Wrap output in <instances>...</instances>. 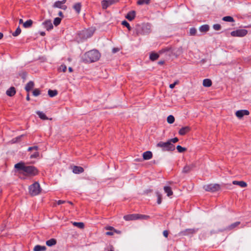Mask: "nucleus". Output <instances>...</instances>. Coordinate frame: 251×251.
Returning a JSON list of instances; mask_svg holds the SVG:
<instances>
[{
    "label": "nucleus",
    "mask_w": 251,
    "mask_h": 251,
    "mask_svg": "<svg viewBox=\"0 0 251 251\" xmlns=\"http://www.w3.org/2000/svg\"><path fill=\"white\" fill-rule=\"evenodd\" d=\"M14 167L18 171H22L21 173L29 176H35L38 174L37 169L33 166H26L24 162H20L16 164Z\"/></svg>",
    "instance_id": "1"
},
{
    "label": "nucleus",
    "mask_w": 251,
    "mask_h": 251,
    "mask_svg": "<svg viewBox=\"0 0 251 251\" xmlns=\"http://www.w3.org/2000/svg\"><path fill=\"white\" fill-rule=\"evenodd\" d=\"M100 57V52L96 50H90L86 52L83 56V60L85 62H94L98 61Z\"/></svg>",
    "instance_id": "2"
},
{
    "label": "nucleus",
    "mask_w": 251,
    "mask_h": 251,
    "mask_svg": "<svg viewBox=\"0 0 251 251\" xmlns=\"http://www.w3.org/2000/svg\"><path fill=\"white\" fill-rule=\"evenodd\" d=\"M93 33L94 30L92 29H84L77 33L76 40L78 42H82L91 37Z\"/></svg>",
    "instance_id": "3"
},
{
    "label": "nucleus",
    "mask_w": 251,
    "mask_h": 251,
    "mask_svg": "<svg viewBox=\"0 0 251 251\" xmlns=\"http://www.w3.org/2000/svg\"><path fill=\"white\" fill-rule=\"evenodd\" d=\"M158 148H160L164 151H173L175 149V146L168 141L166 142H159L156 145Z\"/></svg>",
    "instance_id": "4"
},
{
    "label": "nucleus",
    "mask_w": 251,
    "mask_h": 251,
    "mask_svg": "<svg viewBox=\"0 0 251 251\" xmlns=\"http://www.w3.org/2000/svg\"><path fill=\"white\" fill-rule=\"evenodd\" d=\"M29 192L32 196H36L41 192V188L38 182H35L29 187Z\"/></svg>",
    "instance_id": "5"
},
{
    "label": "nucleus",
    "mask_w": 251,
    "mask_h": 251,
    "mask_svg": "<svg viewBox=\"0 0 251 251\" xmlns=\"http://www.w3.org/2000/svg\"><path fill=\"white\" fill-rule=\"evenodd\" d=\"M203 189L208 192H214L220 189V186L218 184H210L203 186Z\"/></svg>",
    "instance_id": "6"
},
{
    "label": "nucleus",
    "mask_w": 251,
    "mask_h": 251,
    "mask_svg": "<svg viewBox=\"0 0 251 251\" xmlns=\"http://www.w3.org/2000/svg\"><path fill=\"white\" fill-rule=\"evenodd\" d=\"M148 25H144L142 27L140 26H137L135 28L136 35L149 33L150 28H148Z\"/></svg>",
    "instance_id": "7"
},
{
    "label": "nucleus",
    "mask_w": 251,
    "mask_h": 251,
    "mask_svg": "<svg viewBox=\"0 0 251 251\" xmlns=\"http://www.w3.org/2000/svg\"><path fill=\"white\" fill-rule=\"evenodd\" d=\"M248 33V31L246 29H237L236 30H234L232 31L230 33V34L233 37H244Z\"/></svg>",
    "instance_id": "8"
},
{
    "label": "nucleus",
    "mask_w": 251,
    "mask_h": 251,
    "mask_svg": "<svg viewBox=\"0 0 251 251\" xmlns=\"http://www.w3.org/2000/svg\"><path fill=\"white\" fill-rule=\"evenodd\" d=\"M198 229L196 228H188L184 230L181 231L178 233L179 236H187L190 234H193L197 232Z\"/></svg>",
    "instance_id": "9"
},
{
    "label": "nucleus",
    "mask_w": 251,
    "mask_h": 251,
    "mask_svg": "<svg viewBox=\"0 0 251 251\" xmlns=\"http://www.w3.org/2000/svg\"><path fill=\"white\" fill-rule=\"evenodd\" d=\"M42 25L43 26L44 28L48 31L50 30L53 27L51 21L50 20H48L44 21L42 23Z\"/></svg>",
    "instance_id": "10"
},
{
    "label": "nucleus",
    "mask_w": 251,
    "mask_h": 251,
    "mask_svg": "<svg viewBox=\"0 0 251 251\" xmlns=\"http://www.w3.org/2000/svg\"><path fill=\"white\" fill-rule=\"evenodd\" d=\"M250 112L247 110H238L235 113L236 116L239 119L242 118L244 116L249 115Z\"/></svg>",
    "instance_id": "11"
},
{
    "label": "nucleus",
    "mask_w": 251,
    "mask_h": 251,
    "mask_svg": "<svg viewBox=\"0 0 251 251\" xmlns=\"http://www.w3.org/2000/svg\"><path fill=\"white\" fill-rule=\"evenodd\" d=\"M124 219L126 221H130L140 219V217L139 214H131L125 216Z\"/></svg>",
    "instance_id": "12"
},
{
    "label": "nucleus",
    "mask_w": 251,
    "mask_h": 251,
    "mask_svg": "<svg viewBox=\"0 0 251 251\" xmlns=\"http://www.w3.org/2000/svg\"><path fill=\"white\" fill-rule=\"evenodd\" d=\"M190 130H191V128L189 126H184L179 129V130L178 131V133L180 135H184L186 133L189 132L190 131Z\"/></svg>",
    "instance_id": "13"
},
{
    "label": "nucleus",
    "mask_w": 251,
    "mask_h": 251,
    "mask_svg": "<svg viewBox=\"0 0 251 251\" xmlns=\"http://www.w3.org/2000/svg\"><path fill=\"white\" fill-rule=\"evenodd\" d=\"M240 225V222H236L235 223H234L231 224L229 226L226 227L224 230H222L221 231H222L224 230H232V229L235 228Z\"/></svg>",
    "instance_id": "14"
},
{
    "label": "nucleus",
    "mask_w": 251,
    "mask_h": 251,
    "mask_svg": "<svg viewBox=\"0 0 251 251\" xmlns=\"http://www.w3.org/2000/svg\"><path fill=\"white\" fill-rule=\"evenodd\" d=\"M135 15H136L135 11L132 10V11H129L127 14L126 16V18L129 21H131L134 19Z\"/></svg>",
    "instance_id": "15"
},
{
    "label": "nucleus",
    "mask_w": 251,
    "mask_h": 251,
    "mask_svg": "<svg viewBox=\"0 0 251 251\" xmlns=\"http://www.w3.org/2000/svg\"><path fill=\"white\" fill-rule=\"evenodd\" d=\"M84 172V169L82 167L80 166H75L73 168V172L75 174H80Z\"/></svg>",
    "instance_id": "16"
},
{
    "label": "nucleus",
    "mask_w": 251,
    "mask_h": 251,
    "mask_svg": "<svg viewBox=\"0 0 251 251\" xmlns=\"http://www.w3.org/2000/svg\"><path fill=\"white\" fill-rule=\"evenodd\" d=\"M144 160H149L152 157V153L151 151H146L143 153Z\"/></svg>",
    "instance_id": "17"
},
{
    "label": "nucleus",
    "mask_w": 251,
    "mask_h": 251,
    "mask_svg": "<svg viewBox=\"0 0 251 251\" xmlns=\"http://www.w3.org/2000/svg\"><path fill=\"white\" fill-rule=\"evenodd\" d=\"M53 7L55 8H61L63 10H65L67 8V6L66 5H63L61 2L59 0L54 2Z\"/></svg>",
    "instance_id": "18"
},
{
    "label": "nucleus",
    "mask_w": 251,
    "mask_h": 251,
    "mask_svg": "<svg viewBox=\"0 0 251 251\" xmlns=\"http://www.w3.org/2000/svg\"><path fill=\"white\" fill-rule=\"evenodd\" d=\"M16 93L15 88L14 87H11L9 88L6 92L7 95L12 97Z\"/></svg>",
    "instance_id": "19"
},
{
    "label": "nucleus",
    "mask_w": 251,
    "mask_h": 251,
    "mask_svg": "<svg viewBox=\"0 0 251 251\" xmlns=\"http://www.w3.org/2000/svg\"><path fill=\"white\" fill-rule=\"evenodd\" d=\"M194 167V166L193 164L190 165H186L184 167L182 172L184 173H188L193 169Z\"/></svg>",
    "instance_id": "20"
},
{
    "label": "nucleus",
    "mask_w": 251,
    "mask_h": 251,
    "mask_svg": "<svg viewBox=\"0 0 251 251\" xmlns=\"http://www.w3.org/2000/svg\"><path fill=\"white\" fill-rule=\"evenodd\" d=\"M34 83L33 81H30L29 82H28L25 87V89L27 92L30 91L34 87Z\"/></svg>",
    "instance_id": "21"
},
{
    "label": "nucleus",
    "mask_w": 251,
    "mask_h": 251,
    "mask_svg": "<svg viewBox=\"0 0 251 251\" xmlns=\"http://www.w3.org/2000/svg\"><path fill=\"white\" fill-rule=\"evenodd\" d=\"M232 183L234 185H238L242 188L246 187L247 185V183L243 181H233Z\"/></svg>",
    "instance_id": "22"
},
{
    "label": "nucleus",
    "mask_w": 251,
    "mask_h": 251,
    "mask_svg": "<svg viewBox=\"0 0 251 251\" xmlns=\"http://www.w3.org/2000/svg\"><path fill=\"white\" fill-rule=\"evenodd\" d=\"M164 190L168 197L172 196L173 194V192L171 189V188L170 186H164Z\"/></svg>",
    "instance_id": "23"
},
{
    "label": "nucleus",
    "mask_w": 251,
    "mask_h": 251,
    "mask_svg": "<svg viewBox=\"0 0 251 251\" xmlns=\"http://www.w3.org/2000/svg\"><path fill=\"white\" fill-rule=\"evenodd\" d=\"M81 8V3L79 2L75 3L73 6V8L75 10L77 14H79L80 12Z\"/></svg>",
    "instance_id": "24"
},
{
    "label": "nucleus",
    "mask_w": 251,
    "mask_h": 251,
    "mask_svg": "<svg viewBox=\"0 0 251 251\" xmlns=\"http://www.w3.org/2000/svg\"><path fill=\"white\" fill-rule=\"evenodd\" d=\"M46 250V247L44 246H42L40 245H36L33 251H45Z\"/></svg>",
    "instance_id": "25"
},
{
    "label": "nucleus",
    "mask_w": 251,
    "mask_h": 251,
    "mask_svg": "<svg viewBox=\"0 0 251 251\" xmlns=\"http://www.w3.org/2000/svg\"><path fill=\"white\" fill-rule=\"evenodd\" d=\"M209 29V26L207 25H204L201 26L199 28V30L201 32H206Z\"/></svg>",
    "instance_id": "26"
},
{
    "label": "nucleus",
    "mask_w": 251,
    "mask_h": 251,
    "mask_svg": "<svg viewBox=\"0 0 251 251\" xmlns=\"http://www.w3.org/2000/svg\"><path fill=\"white\" fill-rule=\"evenodd\" d=\"M56 244V240L55 239L51 238L46 241V245L49 247L55 245Z\"/></svg>",
    "instance_id": "27"
},
{
    "label": "nucleus",
    "mask_w": 251,
    "mask_h": 251,
    "mask_svg": "<svg viewBox=\"0 0 251 251\" xmlns=\"http://www.w3.org/2000/svg\"><path fill=\"white\" fill-rule=\"evenodd\" d=\"M202 84L204 87H208L211 86L212 81L209 79H204L203 80Z\"/></svg>",
    "instance_id": "28"
},
{
    "label": "nucleus",
    "mask_w": 251,
    "mask_h": 251,
    "mask_svg": "<svg viewBox=\"0 0 251 251\" xmlns=\"http://www.w3.org/2000/svg\"><path fill=\"white\" fill-rule=\"evenodd\" d=\"M36 114L38 115L39 118L42 120H45L48 119L45 114L43 112L38 111L36 112Z\"/></svg>",
    "instance_id": "29"
},
{
    "label": "nucleus",
    "mask_w": 251,
    "mask_h": 251,
    "mask_svg": "<svg viewBox=\"0 0 251 251\" xmlns=\"http://www.w3.org/2000/svg\"><path fill=\"white\" fill-rule=\"evenodd\" d=\"M101 5L102 8L105 9L111 4L109 2V0H103L101 1Z\"/></svg>",
    "instance_id": "30"
},
{
    "label": "nucleus",
    "mask_w": 251,
    "mask_h": 251,
    "mask_svg": "<svg viewBox=\"0 0 251 251\" xmlns=\"http://www.w3.org/2000/svg\"><path fill=\"white\" fill-rule=\"evenodd\" d=\"M32 24L33 21L31 20H28L23 24V26L25 28H28L31 26Z\"/></svg>",
    "instance_id": "31"
},
{
    "label": "nucleus",
    "mask_w": 251,
    "mask_h": 251,
    "mask_svg": "<svg viewBox=\"0 0 251 251\" xmlns=\"http://www.w3.org/2000/svg\"><path fill=\"white\" fill-rule=\"evenodd\" d=\"M73 225L74 226H76V227H78L79 228H80V229H82L84 227V224L82 222H75L73 223Z\"/></svg>",
    "instance_id": "32"
},
{
    "label": "nucleus",
    "mask_w": 251,
    "mask_h": 251,
    "mask_svg": "<svg viewBox=\"0 0 251 251\" xmlns=\"http://www.w3.org/2000/svg\"><path fill=\"white\" fill-rule=\"evenodd\" d=\"M158 57L159 55L156 53H151L150 55V58L152 61L156 60Z\"/></svg>",
    "instance_id": "33"
},
{
    "label": "nucleus",
    "mask_w": 251,
    "mask_h": 251,
    "mask_svg": "<svg viewBox=\"0 0 251 251\" xmlns=\"http://www.w3.org/2000/svg\"><path fill=\"white\" fill-rule=\"evenodd\" d=\"M222 20L225 22H234V19L232 17L229 16L224 17L223 18Z\"/></svg>",
    "instance_id": "34"
},
{
    "label": "nucleus",
    "mask_w": 251,
    "mask_h": 251,
    "mask_svg": "<svg viewBox=\"0 0 251 251\" xmlns=\"http://www.w3.org/2000/svg\"><path fill=\"white\" fill-rule=\"evenodd\" d=\"M57 94V91L56 90H49L48 91V95L50 97H53L55 96H56Z\"/></svg>",
    "instance_id": "35"
},
{
    "label": "nucleus",
    "mask_w": 251,
    "mask_h": 251,
    "mask_svg": "<svg viewBox=\"0 0 251 251\" xmlns=\"http://www.w3.org/2000/svg\"><path fill=\"white\" fill-rule=\"evenodd\" d=\"M151 0H138L137 4L138 5L148 4L150 3Z\"/></svg>",
    "instance_id": "36"
},
{
    "label": "nucleus",
    "mask_w": 251,
    "mask_h": 251,
    "mask_svg": "<svg viewBox=\"0 0 251 251\" xmlns=\"http://www.w3.org/2000/svg\"><path fill=\"white\" fill-rule=\"evenodd\" d=\"M169 124H173L175 122V118L173 115H169L167 119Z\"/></svg>",
    "instance_id": "37"
},
{
    "label": "nucleus",
    "mask_w": 251,
    "mask_h": 251,
    "mask_svg": "<svg viewBox=\"0 0 251 251\" xmlns=\"http://www.w3.org/2000/svg\"><path fill=\"white\" fill-rule=\"evenodd\" d=\"M122 25L126 27L128 30H130L131 29V26H130L129 23L127 21L125 20L123 21L122 22Z\"/></svg>",
    "instance_id": "38"
},
{
    "label": "nucleus",
    "mask_w": 251,
    "mask_h": 251,
    "mask_svg": "<svg viewBox=\"0 0 251 251\" xmlns=\"http://www.w3.org/2000/svg\"><path fill=\"white\" fill-rule=\"evenodd\" d=\"M61 21V18H58V17L55 18L53 21V24L55 26H57L58 25H59L60 24Z\"/></svg>",
    "instance_id": "39"
},
{
    "label": "nucleus",
    "mask_w": 251,
    "mask_h": 251,
    "mask_svg": "<svg viewBox=\"0 0 251 251\" xmlns=\"http://www.w3.org/2000/svg\"><path fill=\"white\" fill-rule=\"evenodd\" d=\"M21 29L20 28V27L19 26L17 28L15 31L12 33V35L14 36H17L21 33Z\"/></svg>",
    "instance_id": "40"
},
{
    "label": "nucleus",
    "mask_w": 251,
    "mask_h": 251,
    "mask_svg": "<svg viewBox=\"0 0 251 251\" xmlns=\"http://www.w3.org/2000/svg\"><path fill=\"white\" fill-rule=\"evenodd\" d=\"M176 149L179 152H183V151L186 150V148L182 147L180 145H178L176 146Z\"/></svg>",
    "instance_id": "41"
},
{
    "label": "nucleus",
    "mask_w": 251,
    "mask_h": 251,
    "mask_svg": "<svg viewBox=\"0 0 251 251\" xmlns=\"http://www.w3.org/2000/svg\"><path fill=\"white\" fill-rule=\"evenodd\" d=\"M23 135H22L21 136H19L16 138H13L11 141L12 143H15L19 142L21 140V138H22V137H23Z\"/></svg>",
    "instance_id": "42"
},
{
    "label": "nucleus",
    "mask_w": 251,
    "mask_h": 251,
    "mask_svg": "<svg viewBox=\"0 0 251 251\" xmlns=\"http://www.w3.org/2000/svg\"><path fill=\"white\" fill-rule=\"evenodd\" d=\"M197 33V29L194 28H191L190 29V35L191 36L195 35Z\"/></svg>",
    "instance_id": "43"
},
{
    "label": "nucleus",
    "mask_w": 251,
    "mask_h": 251,
    "mask_svg": "<svg viewBox=\"0 0 251 251\" xmlns=\"http://www.w3.org/2000/svg\"><path fill=\"white\" fill-rule=\"evenodd\" d=\"M156 195L157 197V203L160 204L161 203V195L159 192H156Z\"/></svg>",
    "instance_id": "44"
},
{
    "label": "nucleus",
    "mask_w": 251,
    "mask_h": 251,
    "mask_svg": "<svg viewBox=\"0 0 251 251\" xmlns=\"http://www.w3.org/2000/svg\"><path fill=\"white\" fill-rule=\"evenodd\" d=\"M32 93H33V96L37 97L40 94V91L39 89H35L33 90Z\"/></svg>",
    "instance_id": "45"
},
{
    "label": "nucleus",
    "mask_w": 251,
    "mask_h": 251,
    "mask_svg": "<svg viewBox=\"0 0 251 251\" xmlns=\"http://www.w3.org/2000/svg\"><path fill=\"white\" fill-rule=\"evenodd\" d=\"M213 28L215 30H219L221 28V26L220 24H214L213 25Z\"/></svg>",
    "instance_id": "46"
},
{
    "label": "nucleus",
    "mask_w": 251,
    "mask_h": 251,
    "mask_svg": "<svg viewBox=\"0 0 251 251\" xmlns=\"http://www.w3.org/2000/svg\"><path fill=\"white\" fill-rule=\"evenodd\" d=\"M59 71H62L63 72H65L66 71V70H67V67L65 65H61L59 68Z\"/></svg>",
    "instance_id": "47"
},
{
    "label": "nucleus",
    "mask_w": 251,
    "mask_h": 251,
    "mask_svg": "<svg viewBox=\"0 0 251 251\" xmlns=\"http://www.w3.org/2000/svg\"><path fill=\"white\" fill-rule=\"evenodd\" d=\"M39 153L38 151H36L33 154H31L30 156V158H35L39 156Z\"/></svg>",
    "instance_id": "48"
},
{
    "label": "nucleus",
    "mask_w": 251,
    "mask_h": 251,
    "mask_svg": "<svg viewBox=\"0 0 251 251\" xmlns=\"http://www.w3.org/2000/svg\"><path fill=\"white\" fill-rule=\"evenodd\" d=\"M178 139L176 137H175L174 138H173V139H170L169 140H168L169 142H170L171 143H176L177 142H178Z\"/></svg>",
    "instance_id": "49"
},
{
    "label": "nucleus",
    "mask_w": 251,
    "mask_h": 251,
    "mask_svg": "<svg viewBox=\"0 0 251 251\" xmlns=\"http://www.w3.org/2000/svg\"><path fill=\"white\" fill-rule=\"evenodd\" d=\"M33 150L37 151L38 150V147L37 146L30 147L28 148L27 151H31Z\"/></svg>",
    "instance_id": "50"
},
{
    "label": "nucleus",
    "mask_w": 251,
    "mask_h": 251,
    "mask_svg": "<svg viewBox=\"0 0 251 251\" xmlns=\"http://www.w3.org/2000/svg\"><path fill=\"white\" fill-rule=\"evenodd\" d=\"M178 81H175L174 83H172V84H170V86H169L170 88L171 89H173V88L175 87V86H176L177 84H178Z\"/></svg>",
    "instance_id": "51"
},
{
    "label": "nucleus",
    "mask_w": 251,
    "mask_h": 251,
    "mask_svg": "<svg viewBox=\"0 0 251 251\" xmlns=\"http://www.w3.org/2000/svg\"><path fill=\"white\" fill-rule=\"evenodd\" d=\"M139 217L140 218L147 219L149 218V216L147 215H139Z\"/></svg>",
    "instance_id": "52"
},
{
    "label": "nucleus",
    "mask_w": 251,
    "mask_h": 251,
    "mask_svg": "<svg viewBox=\"0 0 251 251\" xmlns=\"http://www.w3.org/2000/svg\"><path fill=\"white\" fill-rule=\"evenodd\" d=\"M119 0H109V2L110 3V4L112 5L117 2Z\"/></svg>",
    "instance_id": "53"
},
{
    "label": "nucleus",
    "mask_w": 251,
    "mask_h": 251,
    "mask_svg": "<svg viewBox=\"0 0 251 251\" xmlns=\"http://www.w3.org/2000/svg\"><path fill=\"white\" fill-rule=\"evenodd\" d=\"M163 235L167 238L168 236V231L167 230H164L163 232Z\"/></svg>",
    "instance_id": "54"
},
{
    "label": "nucleus",
    "mask_w": 251,
    "mask_h": 251,
    "mask_svg": "<svg viewBox=\"0 0 251 251\" xmlns=\"http://www.w3.org/2000/svg\"><path fill=\"white\" fill-rule=\"evenodd\" d=\"M65 202V201H62V200H59L57 202V204L58 205L64 203Z\"/></svg>",
    "instance_id": "55"
},
{
    "label": "nucleus",
    "mask_w": 251,
    "mask_h": 251,
    "mask_svg": "<svg viewBox=\"0 0 251 251\" xmlns=\"http://www.w3.org/2000/svg\"><path fill=\"white\" fill-rule=\"evenodd\" d=\"M106 235H113V232L111 231H107L106 232Z\"/></svg>",
    "instance_id": "56"
},
{
    "label": "nucleus",
    "mask_w": 251,
    "mask_h": 251,
    "mask_svg": "<svg viewBox=\"0 0 251 251\" xmlns=\"http://www.w3.org/2000/svg\"><path fill=\"white\" fill-rule=\"evenodd\" d=\"M40 34L42 36H44L45 35L46 33L44 31H41L39 32Z\"/></svg>",
    "instance_id": "57"
},
{
    "label": "nucleus",
    "mask_w": 251,
    "mask_h": 251,
    "mask_svg": "<svg viewBox=\"0 0 251 251\" xmlns=\"http://www.w3.org/2000/svg\"><path fill=\"white\" fill-rule=\"evenodd\" d=\"M58 15L60 17H63V13L61 11H59V13H58Z\"/></svg>",
    "instance_id": "58"
},
{
    "label": "nucleus",
    "mask_w": 251,
    "mask_h": 251,
    "mask_svg": "<svg viewBox=\"0 0 251 251\" xmlns=\"http://www.w3.org/2000/svg\"><path fill=\"white\" fill-rule=\"evenodd\" d=\"M168 49H163V50H160V52L162 53V52H165L166 51H168Z\"/></svg>",
    "instance_id": "59"
},
{
    "label": "nucleus",
    "mask_w": 251,
    "mask_h": 251,
    "mask_svg": "<svg viewBox=\"0 0 251 251\" xmlns=\"http://www.w3.org/2000/svg\"><path fill=\"white\" fill-rule=\"evenodd\" d=\"M164 63V61H160L158 62V64H160V65H162Z\"/></svg>",
    "instance_id": "60"
},
{
    "label": "nucleus",
    "mask_w": 251,
    "mask_h": 251,
    "mask_svg": "<svg viewBox=\"0 0 251 251\" xmlns=\"http://www.w3.org/2000/svg\"><path fill=\"white\" fill-rule=\"evenodd\" d=\"M68 70H69V71L70 72H73V69H72V67H69Z\"/></svg>",
    "instance_id": "61"
},
{
    "label": "nucleus",
    "mask_w": 251,
    "mask_h": 251,
    "mask_svg": "<svg viewBox=\"0 0 251 251\" xmlns=\"http://www.w3.org/2000/svg\"><path fill=\"white\" fill-rule=\"evenodd\" d=\"M60 1L61 2L62 4L63 5L64 3H66V0H61Z\"/></svg>",
    "instance_id": "62"
},
{
    "label": "nucleus",
    "mask_w": 251,
    "mask_h": 251,
    "mask_svg": "<svg viewBox=\"0 0 251 251\" xmlns=\"http://www.w3.org/2000/svg\"><path fill=\"white\" fill-rule=\"evenodd\" d=\"M26 99L27 100H29L30 98H29V94H27V95L26 96Z\"/></svg>",
    "instance_id": "63"
},
{
    "label": "nucleus",
    "mask_w": 251,
    "mask_h": 251,
    "mask_svg": "<svg viewBox=\"0 0 251 251\" xmlns=\"http://www.w3.org/2000/svg\"><path fill=\"white\" fill-rule=\"evenodd\" d=\"M3 36V34L1 32H0V39H1Z\"/></svg>",
    "instance_id": "64"
}]
</instances>
